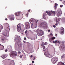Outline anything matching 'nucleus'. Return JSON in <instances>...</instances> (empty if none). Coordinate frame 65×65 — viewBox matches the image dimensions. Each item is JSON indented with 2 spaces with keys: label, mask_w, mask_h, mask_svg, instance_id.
<instances>
[{
  "label": "nucleus",
  "mask_w": 65,
  "mask_h": 65,
  "mask_svg": "<svg viewBox=\"0 0 65 65\" xmlns=\"http://www.w3.org/2000/svg\"><path fill=\"white\" fill-rule=\"evenodd\" d=\"M44 55L46 57H49V58L51 57V55L50 54L49 52L47 51H46L45 53H44Z\"/></svg>",
  "instance_id": "5"
},
{
  "label": "nucleus",
  "mask_w": 65,
  "mask_h": 65,
  "mask_svg": "<svg viewBox=\"0 0 65 65\" xmlns=\"http://www.w3.org/2000/svg\"><path fill=\"white\" fill-rule=\"evenodd\" d=\"M21 12H20L18 13H15V15H16V16H20V14L21 13Z\"/></svg>",
  "instance_id": "15"
},
{
  "label": "nucleus",
  "mask_w": 65,
  "mask_h": 65,
  "mask_svg": "<svg viewBox=\"0 0 65 65\" xmlns=\"http://www.w3.org/2000/svg\"><path fill=\"white\" fill-rule=\"evenodd\" d=\"M46 44H47L45 42V43H44V45H46Z\"/></svg>",
  "instance_id": "40"
},
{
  "label": "nucleus",
  "mask_w": 65,
  "mask_h": 65,
  "mask_svg": "<svg viewBox=\"0 0 65 65\" xmlns=\"http://www.w3.org/2000/svg\"><path fill=\"white\" fill-rule=\"evenodd\" d=\"M57 43H60V41H57Z\"/></svg>",
  "instance_id": "36"
},
{
  "label": "nucleus",
  "mask_w": 65,
  "mask_h": 65,
  "mask_svg": "<svg viewBox=\"0 0 65 65\" xmlns=\"http://www.w3.org/2000/svg\"><path fill=\"white\" fill-rule=\"evenodd\" d=\"M62 13V11H59L57 13V15L59 17V16H60L61 14Z\"/></svg>",
  "instance_id": "9"
},
{
  "label": "nucleus",
  "mask_w": 65,
  "mask_h": 65,
  "mask_svg": "<svg viewBox=\"0 0 65 65\" xmlns=\"http://www.w3.org/2000/svg\"><path fill=\"white\" fill-rule=\"evenodd\" d=\"M27 32H28V31H27V30H26L25 31V34H26V33H27Z\"/></svg>",
  "instance_id": "31"
},
{
  "label": "nucleus",
  "mask_w": 65,
  "mask_h": 65,
  "mask_svg": "<svg viewBox=\"0 0 65 65\" xmlns=\"http://www.w3.org/2000/svg\"><path fill=\"white\" fill-rule=\"evenodd\" d=\"M5 40V39L2 38L1 39V40H2V41H4Z\"/></svg>",
  "instance_id": "29"
},
{
  "label": "nucleus",
  "mask_w": 65,
  "mask_h": 65,
  "mask_svg": "<svg viewBox=\"0 0 65 65\" xmlns=\"http://www.w3.org/2000/svg\"><path fill=\"white\" fill-rule=\"evenodd\" d=\"M64 15H65V14H64Z\"/></svg>",
  "instance_id": "61"
},
{
  "label": "nucleus",
  "mask_w": 65,
  "mask_h": 65,
  "mask_svg": "<svg viewBox=\"0 0 65 65\" xmlns=\"http://www.w3.org/2000/svg\"><path fill=\"white\" fill-rule=\"evenodd\" d=\"M56 39V38L54 37H52L51 39V40L52 41L53 39Z\"/></svg>",
  "instance_id": "23"
},
{
  "label": "nucleus",
  "mask_w": 65,
  "mask_h": 65,
  "mask_svg": "<svg viewBox=\"0 0 65 65\" xmlns=\"http://www.w3.org/2000/svg\"><path fill=\"white\" fill-rule=\"evenodd\" d=\"M24 40H26V37L24 38Z\"/></svg>",
  "instance_id": "47"
},
{
  "label": "nucleus",
  "mask_w": 65,
  "mask_h": 65,
  "mask_svg": "<svg viewBox=\"0 0 65 65\" xmlns=\"http://www.w3.org/2000/svg\"><path fill=\"white\" fill-rule=\"evenodd\" d=\"M50 35L51 36H53V34L52 33L50 34Z\"/></svg>",
  "instance_id": "37"
},
{
  "label": "nucleus",
  "mask_w": 65,
  "mask_h": 65,
  "mask_svg": "<svg viewBox=\"0 0 65 65\" xmlns=\"http://www.w3.org/2000/svg\"><path fill=\"white\" fill-rule=\"evenodd\" d=\"M43 51H45V50H43Z\"/></svg>",
  "instance_id": "55"
},
{
  "label": "nucleus",
  "mask_w": 65,
  "mask_h": 65,
  "mask_svg": "<svg viewBox=\"0 0 65 65\" xmlns=\"http://www.w3.org/2000/svg\"><path fill=\"white\" fill-rule=\"evenodd\" d=\"M53 43H55V41H53Z\"/></svg>",
  "instance_id": "42"
},
{
  "label": "nucleus",
  "mask_w": 65,
  "mask_h": 65,
  "mask_svg": "<svg viewBox=\"0 0 65 65\" xmlns=\"http://www.w3.org/2000/svg\"><path fill=\"white\" fill-rule=\"evenodd\" d=\"M60 48L61 49H64V46H60Z\"/></svg>",
  "instance_id": "28"
},
{
  "label": "nucleus",
  "mask_w": 65,
  "mask_h": 65,
  "mask_svg": "<svg viewBox=\"0 0 65 65\" xmlns=\"http://www.w3.org/2000/svg\"><path fill=\"white\" fill-rule=\"evenodd\" d=\"M60 7H63V5H61L60 6Z\"/></svg>",
  "instance_id": "39"
},
{
  "label": "nucleus",
  "mask_w": 65,
  "mask_h": 65,
  "mask_svg": "<svg viewBox=\"0 0 65 65\" xmlns=\"http://www.w3.org/2000/svg\"><path fill=\"white\" fill-rule=\"evenodd\" d=\"M53 12V11L51 10V11L48 12L47 13V14L48 15H53L52 14V13H51V12Z\"/></svg>",
  "instance_id": "12"
},
{
  "label": "nucleus",
  "mask_w": 65,
  "mask_h": 65,
  "mask_svg": "<svg viewBox=\"0 0 65 65\" xmlns=\"http://www.w3.org/2000/svg\"><path fill=\"white\" fill-rule=\"evenodd\" d=\"M46 13H48V12L47 11H46Z\"/></svg>",
  "instance_id": "51"
},
{
  "label": "nucleus",
  "mask_w": 65,
  "mask_h": 65,
  "mask_svg": "<svg viewBox=\"0 0 65 65\" xmlns=\"http://www.w3.org/2000/svg\"><path fill=\"white\" fill-rule=\"evenodd\" d=\"M32 63H34V61H32Z\"/></svg>",
  "instance_id": "49"
},
{
  "label": "nucleus",
  "mask_w": 65,
  "mask_h": 65,
  "mask_svg": "<svg viewBox=\"0 0 65 65\" xmlns=\"http://www.w3.org/2000/svg\"><path fill=\"white\" fill-rule=\"evenodd\" d=\"M3 35L5 36H6L7 35H6V33L5 32L3 34Z\"/></svg>",
  "instance_id": "27"
},
{
  "label": "nucleus",
  "mask_w": 65,
  "mask_h": 65,
  "mask_svg": "<svg viewBox=\"0 0 65 65\" xmlns=\"http://www.w3.org/2000/svg\"><path fill=\"white\" fill-rule=\"evenodd\" d=\"M35 60V59H34V60Z\"/></svg>",
  "instance_id": "59"
},
{
  "label": "nucleus",
  "mask_w": 65,
  "mask_h": 65,
  "mask_svg": "<svg viewBox=\"0 0 65 65\" xmlns=\"http://www.w3.org/2000/svg\"><path fill=\"white\" fill-rule=\"evenodd\" d=\"M41 40H42V39H41Z\"/></svg>",
  "instance_id": "56"
},
{
  "label": "nucleus",
  "mask_w": 65,
  "mask_h": 65,
  "mask_svg": "<svg viewBox=\"0 0 65 65\" xmlns=\"http://www.w3.org/2000/svg\"><path fill=\"white\" fill-rule=\"evenodd\" d=\"M2 58L3 59H5L6 57V55H3V56H1Z\"/></svg>",
  "instance_id": "18"
},
{
  "label": "nucleus",
  "mask_w": 65,
  "mask_h": 65,
  "mask_svg": "<svg viewBox=\"0 0 65 65\" xmlns=\"http://www.w3.org/2000/svg\"><path fill=\"white\" fill-rule=\"evenodd\" d=\"M57 35H57V34H56V35H55V36H56V37H57Z\"/></svg>",
  "instance_id": "50"
},
{
  "label": "nucleus",
  "mask_w": 65,
  "mask_h": 65,
  "mask_svg": "<svg viewBox=\"0 0 65 65\" xmlns=\"http://www.w3.org/2000/svg\"><path fill=\"white\" fill-rule=\"evenodd\" d=\"M10 56L11 57L17 56V53L16 51H13L10 53Z\"/></svg>",
  "instance_id": "2"
},
{
  "label": "nucleus",
  "mask_w": 65,
  "mask_h": 65,
  "mask_svg": "<svg viewBox=\"0 0 65 65\" xmlns=\"http://www.w3.org/2000/svg\"><path fill=\"white\" fill-rule=\"evenodd\" d=\"M55 43H57V42H58V41H57V40H56V41H55Z\"/></svg>",
  "instance_id": "35"
},
{
  "label": "nucleus",
  "mask_w": 65,
  "mask_h": 65,
  "mask_svg": "<svg viewBox=\"0 0 65 65\" xmlns=\"http://www.w3.org/2000/svg\"><path fill=\"white\" fill-rule=\"evenodd\" d=\"M5 20L6 21H7V18H6L5 19Z\"/></svg>",
  "instance_id": "44"
},
{
  "label": "nucleus",
  "mask_w": 65,
  "mask_h": 65,
  "mask_svg": "<svg viewBox=\"0 0 65 65\" xmlns=\"http://www.w3.org/2000/svg\"><path fill=\"white\" fill-rule=\"evenodd\" d=\"M39 21L38 20H37V21H36V23L34 25V26L35 27H36L37 26V22H38Z\"/></svg>",
  "instance_id": "20"
},
{
  "label": "nucleus",
  "mask_w": 65,
  "mask_h": 65,
  "mask_svg": "<svg viewBox=\"0 0 65 65\" xmlns=\"http://www.w3.org/2000/svg\"><path fill=\"white\" fill-rule=\"evenodd\" d=\"M52 12L53 14H52V15L53 16H55V14H56V12L55 11H54Z\"/></svg>",
  "instance_id": "19"
},
{
  "label": "nucleus",
  "mask_w": 65,
  "mask_h": 65,
  "mask_svg": "<svg viewBox=\"0 0 65 65\" xmlns=\"http://www.w3.org/2000/svg\"><path fill=\"white\" fill-rule=\"evenodd\" d=\"M34 21H35V19H31L30 20V21L31 22H34Z\"/></svg>",
  "instance_id": "17"
},
{
  "label": "nucleus",
  "mask_w": 65,
  "mask_h": 65,
  "mask_svg": "<svg viewBox=\"0 0 65 65\" xmlns=\"http://www.w3.org/2000/svg\"><path fill=\"white\" fill-rule=\"evenodd\" d=\"M28 11L29 12H30V11H31L30 10H28Z\"/></svg>",
  "instance_id": "43"
},
{
  "label": "nucleus",
  "mask_w": 65,
  "mask_h": 65,
  "mask_svg": "<svg viewBox=\"0 0 65 65\" xmlns=\"http://www.w3.org/2000/svg\"><path fill=\"white\" fill-rule=\"evenodd\" d=\"M14 15H12L10 19V21H12V20H14Z\"/></svg>",
  "instance_id": "11"
},
{
  "label": "nucleus",
  "mask_w": 65,
  "mask_h": 65,
  "mask_svg": "<svg viewBox=\"0 0 65 65\" xmlns=\"http://www.w3.org/2000/svg\"><path fill=\"white\" fill-rule=\"evenodd\" d=\"M17 38L18 39L17 40H18V41H19V40H20V39H21L20 37L19 36H18Z\"/></svg>",
  "instance_id": "22"
},
{
  "label": "nucleus",
  "mask_w": 65,
  "mask_h": 65,
  "mask_svg": "<svg viewBox=\"0 0 65 65\" xmlns=\"http://www.w3.org/2000/svg\"><path fill=\"white\" fill-rule=\"evenodd\" d=\"M14 61L13 60H12L10 63V65H14Z\"/></svg>",
  "instance_id": "14"
},
{
  "label": "nucleus",
  "mask_w": 65,
  "mask_h": 65,
  "mask_svg": "<svg viewBox=\"0 0 65 65\" xmlns=\"http://www.w3.org/2000/svg\"><path fill=\"white\" fill-rule=\"evenodd\" d=\"M64 63H65V61L64 62Z\"/></svg>",
  "instance_id": "62"
},
{
  "label": "nucleus",
  "mask_w": 65,
  "mask_h": 65,
  "mask_svg": "<svg viewBox=\"0 0 65 65\" xmlns=\"http://www.w3.org/2000/svg\"><path fill=\"white\" fill-rule=\"evenodd\" d=\"M43 16H46L47 14H46V13H44L43 14Z\"/></svg>",
  "instance_id": "25"
},
{
  "label": "nucleus",
  "mask_w": 65,
  "mask_h": 65,
  "mask_svg": "<svg viewBox=\"0 0 65 65\" xmlns=\"http://www.w3.org/2000/svg\"><path fill=\"white\" fill-rule=\"evenodd\" d=\"M18 53L19 54H20L21 53V52H20L19 51L18 52Z\"/></svg>",
  "instance_id": "34"
},
{
  "label": "nucleus",
  "mask_w": 65,
  "mask_h": 65,
  "mask_svg": "<svg viewBox=\"0 0 65 65\" xmlns=\"http://www.w3.org/2000/svg\"><path fill=\"white\" fill-rule=\"evenodd\" d=\"M24 28V26L23 24H18L17 26V31H19L21 30V28Z\"/></svg>",
  "instance_id": "1"
},
{
  "label": "nucleus",
  "mask_w": 65,
  "mask_h": 65,
  "mask_svg": "<svg viewBox=\"0 0 65 65\" xmlns=\"http://www.w3.org/2000/svg\"><path fill=\"white\" fill-rule=\"evenodd\" d=\"M55 26H57V24H55Z\"/></svg>",
  "instance_id": "53"
},
{
  "label": "nucleus",
  "mask_w": 65,
  "mask_h": 65,
  "mask_svg": "<svg viewBox=\"0 0 65 65\" xmlns=\"http://www.w3.org/2000/svg\"><path fill=\"white\" fill-rule=\"evenodd\" d=\"M56 22H58V20H57V18H56Z\"/></svg>",
  "instance_id": "45"
},
{
  "label": "nucleus",
  "mask_w": 65,
  "mask_h": 65,
  "mask_svg": "<svg viewBox=\"0 0 65 65\" xmlns=\"http://www.w3.org/2000/svg\"><path fill=\"white\" fill-rule=\"evenodd\" d=\"M57 65H65L64 63L62 62H58Z\"/></svg>",
  "instance_id": "13"
},
{
  "label": "nucleus",
  "mask_w": 65,
  "mask_h": 65,
  "mask_svg": "<svg viewBox=\"0 0 65 65\" xmlns=\"http://www.w3.org/2000/svg\"><path fill=\"white\" fill-rule=\"evenodd\" d=\"M22 34H23V33H22Z\"/></svg>",
  "instance_id": "63"
},
{
  "label": "nucleus",
  "mask_w": 65,
  "mask_h": 65,
  "mask_svg": "<svg viewBox=\"0 0 65 65\" xmlns=\"http://www.w3.org/2000/svg\"><path fill=\"white\" fill-rule=\"evenodd\" d=\"M26 29H29L30 27V23L28 22H26Z\"/></svg>",
  "instance_id": "7"
},
{
  "label": "nucleus",
  "mask_w": 65,
  "mask_h": 65,
  "mask_svg": "<svg viewBox=\"0 0 65 65\" xmlns=\"http://www.w3.org/2000/svg\"><path fill=\"white\" fill-rule=\"evenodd\" d=\"M22 57H23V55H20V58H22Z\"/></svg>",
  "instance_id": "32"
},
{
  "label": "nucleus",
  "mask_w": 65,
  "mask_h": 65,
  "mask_svg": "<svg viewBox=\"0 0 65 65\" xmlns=\"http://www.w3.org/2000/svg\"><path fill=\"white\" fill-rule=\"evenodd\" d=\"M32 25H34V24H33Z\"/></svg>",
  "instance_id": "60"
},
{
  "label": "nucleus",
  "mask_w": 65,
  "mask_h": 65,
  "mask_svg": "<svg viewBox=\"0 0 65 65\" xmlns=\"http://www.w3.org/2000/svg\"><path fill=\"white\" fill-rule=\"evenodd\" d=\"M41 26L43 27H46L47 23L45 22H41L40 23Z\"/></svg>",
  "instance_id": "6"
},
{
  "label": "nucleus",
  "mask_w": 65,
  "mask_h": 65,
  "mask_svg": "<svg viewBox=\"0 0 65 65\" xmlns=\"http://www.w3.org/2000/svg\"><path fill=\"white\" fill-rule=\"evenodd\" d=\"M49 41H50V42H51L52 43V42L51 41V40H49Z\"/></svg>",
  "instance_id": "54"
},
{
  "label": "nucleus",
  "mask_w": 65,
  "mask_h": 65,
  "mask_svg": "<svg viewBox=\"0 0 65 65\" xmlns=\"http://www.w3.org/2000/svg\"><path fill=\"white\" fill-rule=\"evenodd\" d=\"M34 59H35V57H34Z\"/></svg>",
  "instance_id": "58"
},
{
  "label": "nucleus",
  "mask_w": 65,
  "mask_h": 65,
  "mask_svg": "<svg viewBox=\"0 0 65 65\" xmlns=\"http://www.w3.org/2000/svg\"><path fill=\"white\" fill-rule=\"evenodd\" d=\"M61 58H64V55H62Z\"/></svg>",
  "instance_id": "30"
},
{
  "label": "nucleus",
  "mask_w": 65,
  "mask_h": 65,
  "mask_svg": "<svg viewBox=\"0 0 65 65\" xmlns=\"http://www.w3.org/2000/svg\"><path fill=\"white\" fill-rule=\"evenodd\" d=\"M58 21H60V19L58 18Z\"/></svg>",
  "instance_id": "52"
},
{
  "label": "nucleus",
  "mask_w": 65,
  "mask_h": 65,
  "mask_svg": "<svg viewBox=\"0 0 65 65\" xmlns=\"http://www.w3.org/2000/svg\"><path fill=\"white\" fill-rule=\"evenodd\" d=\"M22 34H23V33H22Z\"/></svg>",
  "instance_id": "64"
},
{
  "label": "nucleus",
  "mask_w": 65,
  "mask_h": 65,
  "mask_svg": "<svg viewBox=\"0 0 65 65\" xmlns=\"http://www.w3.org/2000/svg\"><path fill=\"white\" fill-rule=\"evenodd\" d=\"M7 29L8 31H9L10 30V29L9 28V26L7 27Z\"/></svg>",
  "instance_id": "24"
},
{
  "label": "nucleus",
  "mask_w": 65,
  "mask_h": 65,
  "mask_svg": "<svg viewBox=\"0 0 65 65\" xmlns=\"http://www.w3.org/2000/svg\"><path fill=\"white\" fill-rule=\"evenodd\" d=\"M41 46H42V47H43V49H45V46L43 44H42L41 45Z\"/></svg>",
  "instance_id": "21"
},
{
  "label": "nucleus",
  "mask_w": 65,
  "mask_h": 65,
  "mask_svg": "<svg viewBox=\"0 0 65 65\" xmlns=\"http://www.w3.org/2000/svg\"><path fill=\"white\" fill-rule=\"evenodd\" d=\"M30 57V58H32V57H33V55H31Z\"/></svg>",
  "instance_id": "48"
},
{
  "label": "nucleus",
  "mask_w": 65,
  "mask_h": 65,
  "mask_svg": "<svg viewBox=\"0 0 65 65\" xmlns=\"http://www.w3.org/2000/svg\"><path fill=\"white\" fill-rule=\"evenodd\" d=\"M48 32H50L51 30H48Z\"/></svg>",
  "instance_id": "41"
},
{
  "label": "nucleus",
  "mask_w": 65,
  "mask_h": 65,
  "mask_svg": "<svg viewBox=\"0 0 65 65\" xmlns=\"http://www.w3.org/2000/svg\"><path fill=\"white\" fill-rule=\"evenodd\" d=\"M55 5L54 6V7L55 8L54 9H55V10H56V9H57V8L58 4L57 3H55Z\"/></svg>",
  "instance_id": "16"
},
{
  "label": "nucleus",
  "mask_w": 65,
  "mask_h": 65,
  "mask_svg": "<svg viewBox=\"0 0 65 65\" xmlns=\"http://www.w3.org/2000/svg\"><path fill=\"white\" fill-rule=\"evenodd\" d=\"M2 29H3V26L1 25V26L0 27V32H1V30Z\"/></svg>",
  "instance_id": "26"
},
{
  "label": "nucleus",
  "mask_w": 65,
  "mask_h": 65,
  "mask_svg": "<svg viewBox=\"0 0 65 65\" xmlns=\"http://www.w3.org/2000/svg\"><path fill=\"white\" fill-rule=\"evenodd\" d=\"M5 51L6 52H7V51H8L7 50V49L5 50Z\"/></svg>",
  "instance_id": "38"
},
{
  "label": "nucleus",
  "mask_w": 65,
  "mask_h": 65,
  "mask_svg": "<svg viewBox=\"0 0 65 65\" xmlns=\"http://www.w3.org/2000/svg\"><path fill=\"white\" fill-rule=\"evenodd\" d=\"M43 18L44 19H45V16H43Z\"/></svg>",
  "instance_id": "33"
},
{
  "label": "nucleus",
  "mask_w": 65,
  "mask_h": 65,
  "mask_svg": "<svg viewBox=\"0 0 65 65\" xmlns=\"http://www.w3.org/2000/svg\"><path fill=\"white\" fill-rule=\"evenodd\" d=\"M58 58L57 57H54L51 59V61L53 63H56L58 61Z\"/></svg>",
  "instance_id": "4"
},
{
  "label": "nucleus",
  "mask_w": 65,
  "mask_h": 65,
  "mask_svg": "<svg viewBox=\"0 0 65 65\" xmlns=\"http://www.w3.org/2000/svg\"><path fill=\"white\" fill-rule=\"evenodd\" d=\"M60 34H62L64 33V28L63 27H61L60 28Z\"/></svg>",
  "instance_id": "8"
},
{
  "label": "nucleus",
  "mask_w": 65,
  "mask_h": 65,
  "mask_svg": "<svg viewBox=\"0 0 65 65\" xmlns=\"http://www.w3.org/2000/svg\"><path fill=\"white\" fill-rule=\"evenodd\" d=\"M4 48V46L0 44V50H2Z\"/></svg>",
  "instance_id": "10"
},
{
  "label": "nucleus",
  "mask_w": 65,
  "mask_h": 65,
  "mask_svg": "<svg viewBox=\"0 0 65 65\" xmlns=\"http://www.w3.org/2000/svg\"><path fill=\"white\" fill-rule=\"evenodd\" d=\"M37 31L38 33L39 36H41L43 34V32L41 29H38L37 30Z\"/></svg>",
  "instance_id": "3"
},
{
  "label": "nucleus",
  "mask_w": 65,
  "mask_h": 65,
  "mask_svg": "<svg viewBox=\"0 0 65 65\" xmlns=\"http://www.w3.org/2000/svg\"><path fill=\"white\" fill-rule=\"evenodd\" d=\"M53 27H54V28H56V26L55 25H53Z\"/></svg>",
  "instance_id": "46"
},
{
  "label": "nucleus",
  "mask_w": 65,
  "mask_h": 65,
  "mask_svg": "<svg viewBox=\"0 0 65 65\" xmlns=\"http://www.w3.org/2000/svg\"><path fill=\"white\" fill-rule=\"evenodd\" d=\"M62 0H60V1H62Z\"/></svg>",
  "instance_id": "57"
}]
</instances>
